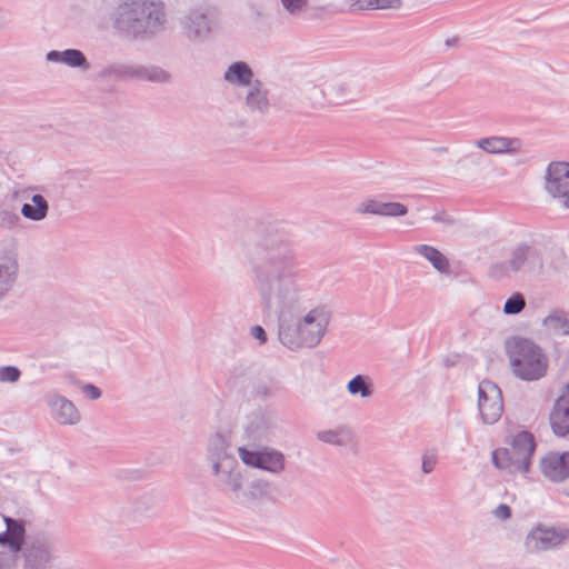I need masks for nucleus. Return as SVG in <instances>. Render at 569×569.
<instances>
[{
  "label": "nucleus",
  "instance_id": "f257e3e1",
  "mask_svg": "<svg viewBox=\"0 0 569 569\" xmlns=\"http://www.w3.org/2000/svg\"><path fill=\"white\" fill-rule=\"evenodd\" d=\"M248 262L263 311L277 318L279 341L290 350L318 346L300 319L305 291L292 236L279 226H260Z\"/></svg>",
  "mask_w": 569,
  "mask_h": 569
},
{
  "label": "nucleus",
  "instance_id": "f03ea898",
  "mask_svg": "<svg viewBox=\"0 0 569 569\" xmlns=\"http://www.w3.org/2000/svg\"><path fill=\"white\" fill-rule=\"evenodd\" d=\"M114 32L128 40H146L166 30L164 3L159 0H121L110 17Z\"/></svg>",
  "mask_w": 569,
  "mask_h": 569
},
{
  "label": "nucleus",
  "instance_id": "7ed1b4c3",
  "mask_svg": "<svg viewBox=\"0 0 569 569\" xmlns=\"http://www.w3.org/2000/svg\"><path fill=\"white\" fill-rule=\"evenodd\" d=\"M506 351L512 373L523 381H537L547 375L549 360L532 340L513 337L506 341Z\"/></svg>",
  "mask_w": 569,
  "mask_h": 569
},
{
  "label": "nucleus",
  "instance_id": "20e7f679",
  "mask_svg": "<svg viewBox=\"0 0 569 569\" xmlns=\"http://www.w3.org/2000/svg\"><path fill=\"white\" fill-rule=\"evenodd\" d=\"M536 449L535 437L529 431H520L512 437L509 448L492 451L496 468L509 473L528 472Z\"/></svg>",
  "mask_w": 569,
  "mask_h": 569
},
{
  "label": "nucleus",
  "instance_id": "39448f33",
  "mask_svg": "<svg viewBox=\"0 0 569 569\" xmlns=\"http://www.w3.org/2000/svg\"><path fill=\"white\" fill-rule=\"evenodd\" d=\"M221 491L229 493L230 499L238 505H249L256 500V493L243 488V477L237 460H229L218 469L212 470Z\"/></svg>",
  "mask_w": 569,
  "mask_h": 569
},
{
  "label": "nucleus",
  "instance_id": "423d86ee",
  "mask_svg": "<svg viewBox=\"0 0 569 569\" xmlns=\"http://www.w3.org/2000/svg\"><path fill=\"white\" fill-rule=\"evenodd\" d=\"M569 540V528L537 523L525 538V549L529 553H541L558 549Z\"/></svg>",
  "mask_w": 569,
  "mask_h": 569
},
{
  "label": "nucleus",
  "instance_id": "0eeeda50",
  "mask_svg": "<svg viewBox=\"0 0 569 569\" xmlns=\"http://www.w3.org/2000/svg\"><path fill=\"white\" fill-rule=\"evenodd\" d=\"M20 552L22 569H50L53 565L52 542L44 533L28 535L26 547Z\"/></svg>",
  "mask_w": 569,
  "mask_h": 569
},
{
  "label": "nucleus",
  "instance_id": "6e6552de",
  "mask_svg": "<svg viewBox=\"0 0 569 569\" xmlns=\"http://www.w3.org/2000/svg\"><path fill=\"white\" fill-rule=\"evenodd\" d=\"M238 455L246 466L264 470L274 476L281 475L286 469L284 455L270 447H264L260 450L239 447Z\"/></svg>",
  "mask_w": 569,
  "mask_h": 569
},
{
  "label": "nucleus",
  "instance_id": "1a4fd4ad",
  "mask_svg": "<svg viewBox=\"0 0 569 569\" xmlns=\"http://www.w3.org/2000/svg\"><path fill=\"white\" fill-rule=\"evenodd\" d=\"M545 190L560 207L569 210V162L553 161L548 164Z\"/></svg>",
  "mask_w": 569,
  "mask_h": 569
},
{
  "label": "nucleus",
  "instance_id": "9d476101",
  "mask_svg": "<svg viewBox=\"0 0 569 569\" xmlns=\"http://www.w3.org/2000/svg\"><path fill=\"white\" fill-rule=\"evenodd\" d=\"M217 24V13L210 7L190 9L181 19L186 36L191 40H203Z\"/></svg>",
  "mask_w": 569,
  "mask_h": 569
},
{
  "label": "nucleus",
  "instance_id": "9b49d317",
  "mask_svg": "<svg viewBox=\"0 0 569 569\" xmlns=\"http://www.w3.org/2000/svg\"><path fill=\"white\" fill-rule=\"evenodd\" d=\"M478 409L486 425L496 423L503 412L502 393L499 387L489 380L478 386Z\"/></svg>",
  "mask_w": 569,
  "mask_h": 569
},
{
  "label": "nucleus",
  "instance_id": "f8f14e48",
  "mask_svg": "<svg viewBox=\"0 0 569 569\" xmlns=\"http://www.w3.org/2000/svg\"><path fill=\"white\" fill-rule=\"evenodd\" d=\"M533 263L541 266L537 250L528 244L520 243L511 250L507 262L496 263L491 267V274L493 277L508 276L509 271L518 272Z\"/></svg>",
  "mask_w": 569,
  "mask_h": 569
},
{
  "label": "nucleus",
  "instance_id": "ddd939ff",
  "mask_svg": "<svg viewBox=\"0 0 569 569\" xmlns=\"http://www.w3.org/2000/svg\"><path fill=\"white\" fill-rule=\"evenodd\" d=\"M44 401L56 422L61 426H76L81 421V413L76 405L56 391L47 392Z\"/></svg>",
  "mask_w": 569,
  "mask_h": 569
},
{
  "label": "nucleus",
  "instance_id": "4468645a",
  "mask_svg": "<svg viewBox=\"0 0 569 569\" xmlns=\"http://www.w3.org/2000/svg\"><path fill=\"white\" fill-rule=\"evenodd\" d=\"M475 146L488 154L511 157L525 153V143L520 138L506 136H490L475 141Z\"/></svg>",
  "mask_w": 569,
  "mask_h": 569
},
{
  "label": "nucleus",
  "instance_id": "2eb2a0df",
  "mask_svg": "<svg viewBox=\"0 0 569 569\" xmlns=\"http://www.w3.org/2000/svg\"><path fill=\"white\" fill-rule=\"evenodd\" d=\"M308 98L318 104H322L321 99H326L330 104L342 106L353 100V91L348 82L335 80L329 82L325 90L316 86L311 87Z\"/></svg>",
  "mask_w": 569,
  "mask_h": 569
},
{
  "label": "nucleus",
  "instance_id": "dca6fc26",
  "mask_svg": "<svg viewBox=\"0 0 569 569\" xmlns=\"http://www.w3.org/2000/svg\"><path fill=\"white\" fill-rule=\"evenodd\" d=\"M206 458L212 470L220 468L229 460H236L231 452L229 436L222 432L210 435L206 445Z\"/></svg>",
  "mask_w": 569,
  "mask_h": 569
},
{
  "label": "nucleus",
  "instance_id": "f3484780",
  "mask_svg": "<svg viewBox=\"0 0 569 569\" xmlns=\"http://www.w3.org/2000/svg\"><path fill=\"white\" fill-rule=\"evenodd\" d=\"M6 530L0 532V546L7 548V552L18 553L26 547L27 538L26 528L22 520L13 519L4 516Z\"/></svg>",
  "mask_w": 569,
  "mask_h": 569
},
{
  "label": "nucleus",
  "instance_id": "a211bd4d",
  "mask_svg": "<svg viewBox=\"0 0 569 569\" xmlns=\"http://www.w3.org/2000/svg\"><path fill=\"white\" fill-rule=\"evenodd\" d=\"M540 468L549 480L565 481L569 478V452H549L541 459Z\"/></svg>",
  "mask_w": 569,
  "mask_h": 569
},
{
  "label": "nucleus",
  "instance_id": "6ab92c4d",
  "mask_svg": "<svg viewBox=\"0 0 569 569\" xmlns=\"http://www.w3.org/2000/svg\"><path fill=\"white\" fill-rule=\"evenodd\" d=\"M549 421L555 435L565 437L569 433V382L556 400Z\"/></svg>",
  "mask_w": 569,
  "mask_h": 569
},
{
  "label": "nucleus",
  "instance_id": "aec40b11",
  "mask_svg": "<svg viewBox=\"0 0 569 569\" xmlns=\"http://www.w3.org/2000/svg\"><path fill=\"white\" fill-rule=\"evenodd\" d=\"M356 212L360 214H376L381 217H402L408 213V208L400 202H383L369 198L360 202Z\"/></svg>",
  "mask_w": 569,
  "mask_h": 569
},
{
  "label": "nucleus",
  "instance_id": "412c9836",
  "mask_svg": "<svg viewBox=\"0 0 569 569\" xmlns=\"http://www.w3.org/2000/svg\"><path fill=\"white\" fill-rule=\"evenodd\" d=\"M18 274L17 256L11 252H0V301L14 288Z\"/></svg>",
  "mask_w": 569,
  "mask_h": 569
},
{
  "label": "nucleus",
  "instance_id": "4be33fe9",
  "mask_svg": "<svg viewBox=\"0 0 569 569\" xmlns=\"http://www.w3.org/2000/svg\"><path fill=\"white\" fill-rule=\"evenodd\" d=\"M244 97V104L252 113L263 114L269 110V91L264 83L256 79L250 86L247 87Z\"/></svg>",
  "mask_w": 569,
  "mask_h": 569
},
{
  "label": "nucleus",
  "instance_id": "5701e85b",
  "mask_svg": "<svg viewBox=\"0 0 569 569\" xmlns=\"http://www.w3.org/2000/svg\"><path fill=\"white\" fill-rule=\"evenodd\" d=\"M306 330L310 331L312 338L319 345L327 331L330 313L323 307H317L300 317Z\"/></svg>",
  "mask_w": 569,
  "mask_h": 569
},
{
  "label": "nucleus",
  "instance_id": "b1692460",
  "mask_svg": "<svg viewBox=\"0 0 569 569\" xmlns=\"http://www.w3.org/2000/svg\"><path fill=\"white\" fill-rule=\"evenodd\" d=\"M223 79L226 82L234 87H248L256 80L252 69L243 61L231 63L226 69Z\"/></svg>",
  "mask_w": 569,
  "mask_h": 569
},
{
  "label": "nucleus",
  "instance_id": "393cba45",
  "mask_svg": "<svg viewBox=\"0 0 569 569\" xmlns=\"http://www.w3.org/2000/svg\"><path fill=\"white\" fill-rule=\"evenodd\" d=\"M49 62L64 63L71 68L88 70L90 64L82 51L78 49H66L63 51L51 50L46 56Z\"/></svg>",
  "mask_w": 569,
  "mask_h": 569
},
{
  "label": "nucleus",
  "instance_id": "a878e982",
  "mask_svg": "<svg viewBox=\"0 0 569 569\" xmlns=\"http://www.w3.org/2000/svg\"><path fill=\"white\" fill-rule=\"evenodd\" d=\"M412 250L429 261L439 273H450V263L448 258L437 248L429 244H416Z\"/></svg>",
  "mask_w": 569,
  "mask_h": 569
},
{
  "label": "nucleus",
  "instance_id": "bb28decb",
  "mask_svg": "<svg viewBox=\"0 0 569 569\" xmlns=\"http://www.w3.org/2000/svg\"><path fill=\"white\" fill-rule=\"evenodd\" d=\"M49 212V202L41 194H33L30 202L21 207V216L30 221L39 222L47 218Z\"/></svg>",
  "mask_w": 569,
  "mask_h": 569
},
{
  "label": "nucleus",
  "instance_id": "cd10ccee",
  "mask_svg": "<svg viewBox=\"0 0 569 569\" xmlns=\"http://www.w3.org/2000/svg\"><path fill=\"white\" fill-rule=\"evenodd\" d=\"M317 439L325 443L345 447L353 441V433L350 428L340 426L336 429L319 431L317 433Z\"/></svg>",
  "mask_w": 569,
  "mask_h": 569
},
{
  "label": "nucleus",
  "instance_id": "c85d7f7f",
  "mask_svg": "<svg viewBox=\"0 0 569 569\" xmlns=\"http://www.w3.org/2000/svg\"><path fill=\"white\" fill-rule=\"evenodd\" d=\"M350 396H359L361 399H370L375 395L372 378L368 375H356L346 386Z\"/></svg>",
  "mask_w": 569,
  "mask_h": 569
},
{
  "label": "nucleus",
  "instance_id": "c756f323",
  "mask_svg": "<svg viewBox=\"0 0 569 569\" xmlns=\"http://www.w3.org/2000/svg\"><path fill=\"white\" fill-rule=\"evenodd\" d=\"M136 80L169 83L171 81V73L159 66L137 64Z\"/></svg>",
  "mask_w": 569,
  "mask_h": 569
},
{
  "label": "nucleus",
  "instance_id": "7c9ffc66",
  "mask_svg": "<svg viewBox=\"0 0 569 569\" xmlns=\"http://www.w3.org/2000/svg\"><path fill=\"white\" fill-rule=\"evenodd\" d=\"M543 326L551 335H569V313L559 310L553 311L543 319Z\"/></svg>",
  "mask_w": 569,
  "mask_h": 569
},
{
  "label": "nucleus",
  "instance_id": "2f4dec72",
  "mask_svg": "<svg viewBox=\"0 0 569 569\" xmlns=\"http://www.w3.org/2000/svg\"><path fill=\"white\" fill-rule=\"evenodd\" d=\"M137 64L116 63L104 67L101 77L109 79L129 80L136 79Z\"/></svg>",
  "mask_w": 569,
  "mask_h": 569
},
{
  "label": "nucleus",
  "instance_id": "473e14b6",
  "mask_svg": "<svg viewBox=\"0 0 569 569\" xmlns=\"http://www.w3.org/2000/svg\"><path fill=\"white\" fill-rule=\"evenodd\" d=\"M401 0H358L352 3L351 7H356L359 10H372V9H397L400 8Z\"/></svg>",
  "mask_w": 569,
  "mask_h": 569
},
{
  "label": "nucleus",
  "instance_id": "72a5a7b5",
  "mask_svg": "<svg viewBox=\"0 0 569 569\" xmlns=\"http://www.w3.org/2000/svg\"><path fill=\"white\" fill-rule=\"evenodd\" d=\"M20 216L13 208H0V228L16 230L20 227Z\"/></svg>",
  "mask_w": 569,
  "mask_h": 569
},
{
  "label": "nucleus",
  "instance_id": "f704fd0d",
  "mask_svg": "<svg viewBox=\"0 0 569 569\" xmlns=\"http://www.w3.org/2000/svg\"><path fill=\"white\" fill-rule=\"evenodd\" d=\"M270 427V418L264 415H257L250 422L248 430L254 437H263Z\"/></svg>",
  "mask_w": 569,
  "mask_h": 569
},
{
  "label": "nucleus",
  "instance_id": "c9c22d12",
  "mask_svg": "<svg viewBox=\"0 0 569 569\" xmlns=\"http://www.w3.org/2000/svg\"><path fill=\"white\" fill-rule=\"evenodd\" d=\"M526 301L520 293H516L507 299L503 306V312L506 315H518L523 310Z\"/></svg>",
  "mask_w": 569,
  "mask_h": 569
},
{
  "label": "nucleus",
  "instance_id": "e433bc0d",
  "mask_svg": "<svg viewBox=\"0 0 569 569\" xmlns=\"http://www.w3.org/2000/svg\"><path fill=\"white\" fill-rule=\"evenodd\" d=\"M283 9L293 17L301 16L307 7L308 0H280Z\"/></svg>",
  "mask_w": 569,
  "mask_h": 569
},
{
  "label": "nucleus",
  "instance_id": "4c0bfd02",
  "mask_svg": "<svg viewBox=\"0 0 569 569\" xmlns=\"http://www.w3.org/2000/svg\"><path fill=\"white\" fill-rule=\"evenodd\" d=\"M21 377V371L16 366H4L0 368V382H17Z\"/></svg>",
  "mask_w": 569,
  "mask_h": 569
},
{
  "label": "nucleus",
  "instance_id": "58836bf2",
  "mask_svg": "<svg viewBox=\"0 0 569 569\" xmlns=\"http://www.w3.org/2000/svg\"><path fill=\"white\" fill-rule=\"evenodd\" d=\"M438 457L435 451H426L422 455L421 470L423 473L428 475L435 470L437 465Z\"/></svg>",
  "mask_w": 569,
  "mask_h": 569
},
{
  "label": "nucleus",
  "instance_id": "ea45409f",
  "mask_svg": "<svg viewBox=\"0 0 569 569\" xmlns=\"http://www.w3.org/2000/svg\"><path fill=\"white\" fill-rule=\"evenodd\" d=\"M154 506V501L149 496H142L139 499H137L133 503V509L138 513H144L149 510H151Z\"/></svg>",
  "mask_w": 569,
  "mask_h": 569
},
{
  "label": "nucleus",
  "instance_id": "a19ab883",
  "mask_svg": "<svg viewBox=\"0 0 569 569\" xmlns=\"http://www.w3.org/2000/svg\"><path fill=\"white\" fill-rule=\"evenodd\" d=\"M17 561L16 553L0 551V569H16Z\"/></svg>",
  "mask_w": 569,
  "mask_h": 569
},
{
  "label": "nucleus",
  "instance_id": "79ce46f5",
  "mask_svg": "<svg viewBox=\"0 0 569 569\" xmlns=\"http://www.w3.org/2000/svg\"><path fill=\"white\" fill-rule=\"evenodd\" d=\"M269 487H270V485L268 481L257 480V481H252L249 486V489H246V490L249 492H254L256 499H257L259 496L267 493L269 490Z\"/></svg>",
  "mask_w": 569,
  "mask_h": 569
},
{
  "label": "nucleus",
  "instance_id": "37998d69",
  "mask_svg": "<svg viewBox=\"0 0 569 569\" xmlns=\"http://www.w3.org/2000/svg\"><path fill=\"white\" fill-rule=\"evenodd\" d=\"M257 398L266 399L271 395V387L268 382H258L253 388Z\"/></svg>",
  "mask_w": 569,
  "mask_h": 569
},
{
  "label": "nucleus",
  "instance_id": "c03bdc74",
  "mask_svg": "<svg viewBox=\"0 0 569 569\" xmlns=\"http://www.w3.org/2000/svg\"><path fill=\"white\" fill-rule=\"evenodd\" d=\"M81 390L91 400H97L101 397L100 389L92 383L83 385Z\"/></svg>",
  "mask_w": 569,
  "mask_h": 569
},
{
  "label": "nucleus",
  "instance_id": "a18cd8bd",
  "mask_svg": "<svg viewBox=\"0 0 569 569\" xmlns=\"http://www.w3.org/2000/svg\"><path fill=\"white\" fill-rule=\"evenodd\" d=\"M493 515L496 518L507 520L511 517V509L508 505L500 503L495 510Z\"/></svg>",
  "mask_w": 569,
  "mask_h": 569
},
{
  "label": "nucleus",
  "instance_id": "49530a36",
  "mask_svg": "<svg viewBox=\"0 0 569 569\" xmlns=\"http://www.w3.org/2000/svg\"><path fill=\"white\" fill-rule=\"evenodd\" d=\"M251 336L259 340L260 343H264L267 341V333L261 326H253L251 328Z\"/></svg>",
  "mask_w": 569,
  "mask_h": 569
},
{
  "label": "nucleus",
  "instance_id": "de8ad7c7",
  "mask_svg": "<svg viewBox=\"0 0 569 569\" xmlns=\"http://www.w3.org/2000/svg\"><path fill=\"white\" fill-rule=\"evenodd\" d=\"M432 219H433L435 221H438V222L452 223V220H450V219H445V218H443L442 216H440V214H435V216L432 217Z\"/></svg>",
  "mask_w": 569,
  "mask_h": 569
},
{
  "label": "nucleus",
  "instance_id": "09e8293b",
  "mask_svg": "<svg viewBox=\"0 0 569 569\" xmlns=\"http://www.w3.org/2000/svg\"><path fill=\"white\" fill-rule=\"evenodd\" d=\"M443 363H445V366H446V367H451V366H453V365H455V362H453V361H451V360H449L448 358H446V359L443 360Z\"/></svg>",
  "mask_w": 569,
  "mask_h": 569
},
{
  "label": "nucleus",
  "instance_id": "8fccbe9b",
  "mask_svg": "<svg viewBox=\"0 0 569 569\" xmlns=\"http://www.w3.org/2000/svg\"><path fill=\"white\" fill-rule=\"evenodd\" d=\"M3 23H4V17H3L2 10L0 9V28L3 26Z\"/></svg>",
  "mask_w": 569,
  "mask_h": 569
}]
</instances>
